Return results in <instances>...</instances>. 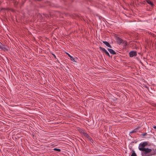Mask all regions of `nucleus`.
Segmentation results:
<instances>
[{
  "mask_svg": "<svg viewBox=\"0 0 156 156\" xmlns=\"http://www.w3.org/2000/svg\"><path fill=\"white\" fill-rule=\"evenodd\" d=\"M142 156H151L156 154V149L147 148L141 151Z\"/></svg>",
  "mask_w": 156,
  "mask_h": 156,
  "instance_id": "1",
  "label": "nucleus"
},
{
  "mask_svg": "<svg viewBox=\"0 0 156 156\" xmlns=\"http://www.w3.org/2000/svg\"><path fill=\"white\" fill-rule=\"evenodd\" d=\"M148 145V142L147 141H145L142 143H140L139 146V149L140 151H142L146 148L145 147Z\"/></svg>",
  "mask_w": 156,
  "mask_h": 156,
  "instance_id": "2",
  "label": "nucleus"
},
{
  "mask_svg": "<svg viewBox=\"0 0 156 156\" xmlns=\"http://www.w3.org/2000/svg\"><path fill=\"white\" fill-rule=\"evenodd\" d=\"M83 135L85 137L87 138L89 140L90 142L92 143V144L93 143V140L92 139V138H91V137H90L88 134L87 133L85 132H83Z\"/></svg>",
  "mask_w": 156,
  "mask_h": 156,
  "instance_id": "3",
  "label": "nucleus"
},
{
  "mask_svg": "<svg viewBox=\"0 0 156 156\" xmlns=\"http://www.w3.org/2000/svg\"><path fill=\"white\" fill-rule=\"evenodd\" d=\"M115 40L117 44L119 45H120L122 43L123 40L121 38L118 37H116Z\"/></svg>",
  "mask_w": 156,
  "mask_h": 156,
  "instance_id": "4",
  "label": "nucleus"
},
{
  "mask_svg": "<svg viewBox=\"0 0 156 156\" xmlns=\"http://www.w3.org/2000/svg\"><path fill=\"white\" fill-rule=\"evenodd\" d=\"M129 56L132 57L137 55L136 52L134 51H131L129 53Z\"/></svg>",
  "mask_w": 156,
  "mask_h": 156,
  "instance_id": "5",
  "label": "nucleus"
},
{
  "mask_svg": "<svg viewBox=\"0 0 156 156\" xmlns=\"http://www.w3.org/2000/svg\"><path fill=\"white\" fill-rule=\"evenodd\" d=\"M107 49L111 54L113 55L116 54V53L113 49L110 48H108Z\"/></svg>",
  "mask_w": 156,
  "mask_h": 156,
  "instance_id": "6",
  "label": "nucleus"
},
{
  "mask_svg": "<svg viewBox=\"0 0 156 156\" xmlns=\"http://www.w3.org/2000/svg\"><path fill=\"white\" fill-rule=\"evenodd\" d=\"M103 43L105 44L107 46L110 48H112L110 44L107 41H103Z\"/></svg>",
  "mask_w": 156,
  "mask_h": 156,
  "instance_id": "7",
  "label": "nucleus"
},
{
  "mask_svg": "<svg viewBox=\"0 0 156 156\" xmlns=\"http://www.w3.org/2000/svg\"><path fill=\"white\" fill-rule=\"evenodd\" d=\"M67 54L68 56H69V57L70 58V59L71 61H73L74 62H76L75 61V58H73L72 56H71L69 54L67 53Z\"/></svg>",
  "mask_w": 156,
  "mask_h": 156,
  "instance_id": "8",
  "label": "nucleus"
},
{
  "mask_svg": "<svg viewBox=\"0 0 156 156\" xmlns=\"http://www.w3.org/2000/svg\"><path fill=\"white\" fill-rule=\"evenodd\" d=\"M122 45L124 46H126L127 45L128 43L127 41L125 40H123V42L121 43Z\"/></svg>",
  "mask_w": 156,
  "mask_h": 156,
  "instance_id": "9",
  "label": "nucleus"
},
{
  "mask_svg": "<svg viewBox=\"0 0 156 156\" xmlns=\"http://www.w3.org/2000/svg\"><path fill=\"white\" fill-rule=\"evenodd\" d=\"M146 2L149 4L151 6H153L154 4L150 0H146Z\"/></svg>",
  "mask_w": 156,
  "mask_h": 156,
  "instance_id": "10",
  "label": "nucleus"
},
{
  "mask_svg": "<svg viewBox=\"0 0 156 156\" xmlns=\"http://www.w3.org/2000/svg\"><path fill=\"white\" fill-rule=\"evenodd\" d=\"M132 153L131 156H137L136 154L133 150H132Z\"/></svg>",
  "mask_w": 156,
  "mask_h": 156,
  "instance_id": "11",
  "label": "nucleus"
},
{
  "mask_svg": "<svg viewBox=\"0 0 156 156\" xmlns=\"http://www.w3.org/2000/svg\"><path fill=\"white\" fill-rule=\"evenodd\" d=\"M99 48L100 50L101 51L103 52H104L106 51V50L104 48L101 47H100Z\"/></svg>",
  "mask_w": 156,
  "mask_h": 156,
  "instance_id": "12",
  "label": "nucleus"
},
{
  "mask_svg": "<svg viewBox=\"0 0 156 156\" xmlns=\"http://www.w3.org/2000/svg\"><path fill=\"white\" fill-rule=\"evenodd\" d=\"M139 127H137L135 129L133 130L131 132V133H136L137 131V130L138 129Z\"/></svg>",
  "mask_w": 156,
  "mask_h": 156,
  "instance_id": "13",
  "label": "nucleus"
},
{
  "mask_svg": "<svg viewBox=\"0 0 156 156\" xmlns=\"http://www.w3.org/2000/svg\"><path fill=\"white\" fill-rule=\"evenodd\" d=\"M1 49L4 50V51H8L9 50L6 47L4 46H2Z\"/></svg>",
  "mask_w": 156,
  "mask_h": 156,
  "instance_id": "14",
  "label": "nucleus"
},
{
  "mask_svg": "<svg viewBox=\"0 0 156 156\" xmlns=\"http://www.w3.org/2000/svg\"><path fill=\"white\" fill-rule=\"evenodd\" d=\"M105 54L108 56H109V57H112V56H110L109 53L107 51H106L105 52Z\"/></svg>",
  "mask_w": 156,
  "mask_h": 156,
  "instance_id": "15",
  "label": "nucleus"
},
{
  "mask_svg": "<svg viewBox=\"0 0 156 156\" xmlns=\"http://www.w3.org/2000/svg\"><path fill=\"white\" fill-rule=\"evenodd\" d=\"M53 150L54 151H56L58 152H60L61 151V150L60 149L56 148H54Z\"/></svg>",
  "mask_w": 156,
  "mask_h": 156,
  "instance_id": "16",
  "label": "nucleus"
},
{
  "mask_svg": "<svg viewBox=\"0 0 156 156\" xmlns=\"http://www.w3.org/2000/svg\"><path fill=\"white\" fill-rule=\"evenodd\" d=\"M79 131L80 133L82 134L83 135V132H84V131L82 129H80Z\"/></svg>",
  "mask_w": 156,
  "mask_h": 156,
  "instance_id": "17",
  "label": "nucleus"
},
{
  "mask_svg": "<svg viewBox=\"0 0 156 156\" xmlns=\"http://www.w3.org/2000/svg\"><path fill=\"white\" fill-rule=\"evenodd\" d=\"M147 135V133H143V134H142V135L143 136H146Z\"/></svg>",
  "mask_w": 156,
  "mask_h": 156,
  "instance_id": "18",
  "label": "nucleus"
},
{
  "mask_svg": "<svg viewBox=\"0 0 156 156\" xmlns=\"http://www.w3.org/2000/svg\"><path fill=\"white\" fill-rule=\"evenodd\" d=\"M52 55L55 58H56V56L55 55V54H52Z\"/></svg>",
  "mask_w": 156,
  "mask_h": 156,
  "instance_id": "19",
  "label": "nucleus"
},
{
  "mask_svg": "<svg viewBox=\"0 0 156 156\" xmlns=\"http://www.w3.org/2000/svg\"><path fill=\"white\" fill-rule=\"evenodd\" d=\"M153 128L154 129H156V126H153Z\"/></svg>",
  "mask_w": 156,
  "mask_h": 156,
  "instance_id": "20",
  "label": "nucleus"
},
{
  "mask_svg": "<svg viewBox=\"0 0 156 156\" xmlns=\"http://www.w3.org/2000/svg\"><path fill=\"white\" fill-rule=\"evenodd\" d=\"M2 46H1L0 45V48H2Z\"/></svg>",
  "mask_w": 156,
  "mask_h": 156,
  "instance_id": "21",
  "label": "nucleus"
}]
</instances>
